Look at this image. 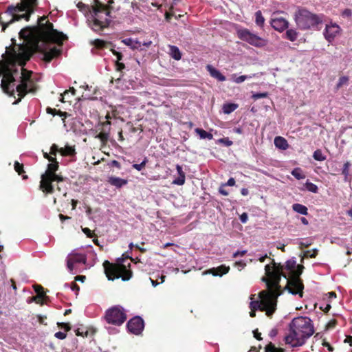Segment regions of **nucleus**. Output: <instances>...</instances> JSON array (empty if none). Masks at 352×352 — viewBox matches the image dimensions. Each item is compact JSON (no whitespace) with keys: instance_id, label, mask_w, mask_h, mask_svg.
I'll return each mask as SVG.
<instances>
[{"instance_id":"obj_22","label":"nucleus","mask_w":352,"mask_h":352,"mask_svg":"<svg viewBox=\"0 0 352 352\" xmlns=\"http://www.w3.org/2000/svg\"><path fill=\"white\" fill-rule=\"evenodd\" d=\"M108 182L116 188H121L122 186L127 184V180L117 177H110Z\"/></svg>"},{"instance_id":"obj_15","label":"nucleus","mask_w":352,"mask_h":352,"mask_svg":"<svg viewBox=\"0 0 352 352\" xmlns=\"http://www.w3.org/2000/svg\"><path fill=\"white\" fill-rule=\"evenodd\" d=\"M63 177L61 175H58L56 173L50 177V182L48 183H43L40 182V189L45 194H52L54 192V188L52 185L53 182H63Z\"/></svg>"},{"instance_id":"obj_29","label":"nucleus","mask_w":352,"mask_h":352,"mask_svg":"<svg viewBox=\"0 0 352 352\" xmlns=\"http://www.w3.org/2000/svg\"><path fill=\"white\" fill-rule=\"evenodd\" d=\"M195 132L199 135L200 138L201 139L212 140L213 138V135L212 133L206 131L203 129L197 128L195 129Z\"/></svg>"},{"instance_id":"obj_13","label":"nucleus","mask_w":352,"mask_h":352,"mask_svg":"<svg viewBox=\"0 0 352 352\" xmlns=\"http://www.w3.org/2000/svg\"><path fill=\"white\" fill-rule=\"evenodd\" d=\"M126 328L131 333L139 336L144 329V320L140 316H135L128 321Z\"/></svg>"},{"instance_id":"obj_47","label":"nucleus","mask_w":352,"mask_h":352,"mask_svg":"<svg viewBox=\"0 0 352 352\" xmlns=\"http://www.w3.org/2000/svg\"><path fill=\"white\" fill-rule=\"evenodd\" d=\"M84 234L89 238H92L94 236V233L88 228H84L82 229Z\"/></svg>"},{"instance_id":"obj_3","label":"nucleus","mask_w":352,"mask_h":352,"mask_svg":"<svg viewBox=\"0 0 352 352\" xmlns=\"http://www.w3.org/2000/svg\"><path fill=\"white\" fill-rule=\"evenodd\" d=\"M266 276L262 278L265 283L267 289L258 293V299L253 300L255 295H251L252 301L250 303V316H256V311H265L266 315L272 318L276 310L278 298L282 294L280 285V270L270 271L269 265L265 266Z\"/></svg>"},{"instance_id":"obj_40","label":"nucleus","mask_w":352,"mask_h":352,"mask_svg":"<svg viewBox=\"0 0 352 352\" xmlns=\"http://www.w3.org/2000/svg\"><path fill=\"white\" fill-rule=\"evenodd\" d=\"M148 162L147 157H145L144 160L140 164H133V168L136 169L138 171L142 170L146 166Z\"/></svg>"},{"instance_id":"obj_28","label":"nucleus","mask_w":352,"mask_h":352,"mask_svg":"<svg viewBox=\"0 0 352 352\" xmlns=\"http://www.w3.org/2000/svg\"><path fill=\"white\" fill-rule=\"evenodd\" d=\"M170 55L175 60H179L182 58V54L177 46L170 45Z\"/></svg>"},{"instance_id":"obj_38","label":"nucleus","mask_w":352,"mask_h":352,"mask_svg":"<svg viewBox=\"0 0 352 352\" xmlns=\"http://www.w3.org/2000/svg\"><path fill=\"white\" fill-rule=\"evenodd\" d=\"M305 186H306V188L309 191L314 192V193L318 192V188L314 183H311V182H307L306 184H305Z\"/></svg>"},{"instance_id":"obj_8","label":"nucleus","mask_w":352,"mask_h":352,"mask_svg":"<svg viewBox=\"0 0 352 352\" xmlns=\"http://www.w3.org/2000/svg\"><path fill=\"white\" fill-rule=\"evenodd\" d=\"M294 19L297 28L300 30L314 29L322 21L321 16L300 6L297 7L294 12Z\"/></svg>"},{"instance_id":"obj_17","label":"nucleus","mask_w":352,"mask_h":352,"mask_svg":"<svg viewBox=\"0 0 352 352\" xmlns=\"http://www.w3.org/2000/svg\"><path fill=\"white\" fill-rule=\"evenodd\" d=\"M58 162L50 163L47 165V168L45 172L41 175V182L43 183H48L50 182V177L56 174L58 169Z\"/></svg>"},{"instance_id":"obj_62","label":"nucleus","mask_w":352,"mask_h":352,"mask_svg":"<svg viewBox=\"0 0 352 352\" xmlns=\"http://www.w3.org/2000/svg\"><path fill=\"white\" fill-rule=\"evenodd\" d=\"M56 115L62 117L63 120H64L67 116V113L65 111H62L60 110H57Z\"/></svg>"},{"instance_id":"obj_36","label":"nucleus","mask_w":352,"mask_h":352,"mask_svg":"<svg viewBox=\"0 0 352 352\" xmlns=\"http://www.w3.org/2000/svg\"><path fill=\"white\" fill-rule=\"evenodd\" d=\"M349 78L348 76H342L339 78L338 82L336 85V89L338 90L343 85H346L348 84Z\"/></svg>"},{"instance_id":"obj_44","label":"nucleus","mask_w":352,"mask_h":352,"mask_svg":"<svg viewBox=\"0 0 352 352\" xmlns=\"http://www.w3.org/2000/svg\"><path fill=\"white\" fill-rule=\"evenodd\" d=\"M252 78L251 76H245V75H243V76H240L239 77H236L234 79V81L237 83V84H239V83H241L243 82V81H245L246 79L248 78Z\"/></svg>"},{"instance_id":"obj_26","label":"nucleus","mask_w":352,"mask_h":352,"mask_svg":"<svg viewBox=\"0 0 352 352\" xmlns=\"http://www.w3.org/2000/svg\"><path fill=\"white\" fill-rule=\"evenodd\" d=\"M60 153L63 156H74L76 154L75 148L72 146H66L60 148Z\"/></svg>"},{"instance_id":"obj_2","label":"nucleus","mask_w":352,"mask_h":352,"mask_svg":"<svg viewBox=\"0 0 352 352\" xmlns=\"http://www.w3.org/2000/svg\"><path fill=\"white\" fill-rule=\"evenodd\" d=\"M46 16H43L38 19V25L32 27L23 28L19 32V37L25 41L34 40V48L38 52L43 54V60L45 63H50L54 58L58 57L62 50L56 47H53L49 50L45 45L50 43L63 45V42L67 39V36L63 32L54 29L53 24L49 21H45Z\"/></svg>"},{"instance_id":"obj_6","label":"nucleus","mask_w":352,"mask_h":352,"mask_svg":"<svg viewBox=\"0 0 352 352\" xmlns=\"http://www.w3.org/2000/svg\"><path fill=\"white\" fill-rule=\"evenodd\" d=\"M128 259L133 261L131 257L118 258L116 263H112L108 261H105L103 263V266L107 278L110 280L120 278H121L123 281L130 280L133 276V272L130 269L131 263L128 262Z\"/></svg>"},{"instance_id":"obj_64","label":"nucleus","mask_w":352,"mask_h":352,"mask_svg":"<svg viewBox=\"0 0 352 352\" xmlns=\"http://www.w3.org/2000/svg\"><path fill=\"white\" fill-rule=\"evenodd\" d=\"M57 110L56 109H52L51 107H47L46 109V112L49 114H52L54 116L56 115Z\"/></svg>"},{"instance_id":"obj_18","label":"nucleus","mask_w":352,"mask_h":352,"mask_svg":"<svg viewBox=\"0 0 352 352\" xmlns=\"http://www.w3.org/2000/svg\"><path fill=\"white\" fill-rule=\"evenodd\" d=\"M271 25L274 30L282 32L288 28L289 22L287 20L283 17L275 18L272 19Z\"/></svg>"},{"instance_id":"obj_9","label":"nucleus","mask_w":352,"mask_h":352,"mask_svg":"<svg viewBox=\"0 0 352 352\" xmlns=\"http://www.w3.org/2000/svg\"><path fill=\"white\" fill-rule=\"evenodd\" d=\"M126 318V312L120 305H115L110 307L106 311L104 315L106 322L115 326L122 325Z\"/></svg>"},{"instance_id":"obj_14","label":"nucleus","mask_w":352,"mask_h":352,"mask_svg":"<svg viewBox=\"0 0 352 352\" xmlns=\"http://www.w3.org/2000/svg\"><path fill=\"white\" fill-rule=\"evenodd\" d=\"M87 261V256L85 254L80 253H71L67 258V266L70 272H72L74 269V265L76 263L85 264Z\"/></svg>"},{"instance_id":"obj_10","label":"nucleus","mask_w":352,"mask_h":352,"mask_svg":"<svg viewBox=\"0 0 352 352\" xmlns=\"http://www.w3.org/2000/svg\"><path fill=\"white\" fill-rule=\"evenodd\" d=\"M301 272L296 275H291L290 278L287 279L286 286L280 290L282 294L285 290H287L290 294L293 295H299L300 298L303 296L304 284L302 280L300 278Z\"/></svg>"},{"instance_id":"obj_20","label":"nucleus","mask_w":352,"mask_h":352,"mask_svg":"<svg viewBox=\"0 0 352 352\" xmlns=\"http://www.w3.org/2000/svg\"><path fill=\"white\" fill-rule=\"evenodd\" d=\"M230 270V267L226 266L224 265H221L217 267H213L210 269L208 272L209 274H212L213 276H223L226 274Z\"/></svg>"},{"instance_id":"obj_46","label":"nucleus","mask_w":352,"mask_h":352,"mask_svg":"<svg viewBox=\"0 0 352 352\" xmlns=\"http://www.w3.org/2000/svg\"><path fill=\"white\" fill-rule=\"evenodd\" d=\"M34 288L35 292L36 293L37 295H38V294H43V296H45V294L44 292V289L41 285H35L34 287Z\"/></svg>"},{"instance_id":"obj_60","label":"nucleus","mask_w":352,"mask_h":352,"mask_svg":"<svg viewBox=\"0 0 352 352\" xmlns=\"http://www.w3.org/2000/svg\"><path fill=\"white\" fill-rule=\"evenodd\" d=\"M322 345L327 348L328 351L330 352L333 351L334 349L333 347L327 342L325 340H323Z\"/></svg>"},{"instance_id":"obj_58","label":"nucleus","mask_w":352,"mask_h":352,"mask_svg":"<svg viewBox=\"0 0 352 352\" xmlns=\"http://www.w3.org/2000/svg\"><path fill=\"white\" fill-rule=\"evenodd\" d=\"M114 3V0H109L107 5H104L107 10H109V13L113 9L112 4Z\"/></svg>"},{"instance_id":"obj_57","label":"nucleus","mask_w":352,"mask_h":352,"mask_svg":"<svg viewBox=\"0 0 352 352\" xmlns=\"http://www.w3.org/2000/svg\"><path fill=\"white\" fill-rule=\"evenodd\" d=\"M246 252H247L246 250L236 251V252H234L233 254V257L236 258L238 256H243L246 254Z\"/></svg>"},{"instance_id":"obj_49","label":"nucleus","mask_w":352,"mask_h":352,"mask_svg":"<svg viewBox=\"0 0 352 352\" xmlns=\"http://www.w3.org/2000/svg\"><path fill=\"white\" fill-rule=\"evenodd\" d=\"M350 166H351V164L349 162H346V163H344V164L343 166V169H342L343 175L346 176L349 174V168Z\"/></svg>"},{"instance_id":"obj_52","label":"nucleus","mask_w":352,"mask_h":352,"mask_svg":"<svg viewBox=\"0 0 352 352\" xmlns=\"http://www.w3.org/2000/svg\"><path fill=\"white\" fill-rule=\"evenodd\" d=\"M54 336L58 339L63 340L66 338L67 334L62 331H58L54 334Z\"/></svg>"},{"instance_id":"obj_23","label":"nucleus","mask_w":352,"mask_h":352,"mask_svg":"<svg viewBox=\"0 0 352 352\" xmlns=\"http://www.w3.org/2000/svg\"><path fill=\"white\" fill-rule=\"evenodd\" d=\"M91 45H93L98 50H102L104 48L108 47L109 45L113 46V43L111 42H107L101 39H95L91 42Z\"/></svg>"},{"instance_id":"obj_55","label":"nucleus","mask_w":352,"mask_h":352,"mask_svg":"<svg viewBox=\"0 0 352 352\" xmlns=\"http://www.w3.org/2000/svg\"><path fill=\"white\" fill-rule=\"evenodd\" d=\"M239 219L243 223H245L248 219V215L246 212H243L240 215Z\"/></svg>"},{"instance_id":"obj_30","label":"nucleus","mask_w":352,"mask_h":352,"mask_svg":"<svg viewBox=\"0 0 352 352\" xmlns=\"http://www.w3.org/2000/svg\"><path fill=\"white\" fill-rule=\"evenodd\" d=\"M14 170L19 175H21L23 179H28V175H23L25 173L24 169H23V164L19 163V162L16 161L14 164Z\"/></svg>"},{"instance_id":"obj_37","label":"nucleus","mask_w":352,"mask_h":352,"mask_svg":"<svg viewBox=\"0 0 352 352\" xmlns=\"http://www.w3.org/2000/svg\"><path fill=\"white\" fill-rule=\"evenodd\" d=\"M101 131L102 132H107V133H110L111 130V122L109 120H107L105 122H101Z\"/></svg>"},{"instance_id":"obj_59","label":"nucleus","mask_w":352,"mask_h":352,"mask_svg":"<svg viewBox=\"0 0 352 352\" xmlns=\"http://www.w3.org/2000/svg\"><path fill=\"white\" fill-rule=\"evenodd\" d=\"M71 289L73 291L76 292V294L78 295V292L80 290L79 286L76 283H72L71 285Z\"/></svg>"},{"instance_id":"obj_1","label":"nucleus","mask_w":352,"mask_h":352,"mask_svg":"<svg viewBox=\"0 0 352 352\" xmlns=\"http://www.w3.org/2000/svg\"><path fill=\"white\" fill-rule=\"evenodd\" d=\"M30 54L28 52L17 53L14 48L8 52L4 60H0V71L3 75L1 87L3 91L10 96L14 94V76L18 74V69H13L16 64L21 66L19 84L16 87L19 98L13 103H19L28 93H34L36 85L32 78V72L24 68L26 63L30 60Z\"/></svg>"},{"instance_id":"obj_11","label":"nucleus","mask_w":352,"mask_h":352,"mask_svg":"<svg viewBox=\"0 0 352 352\" xmlns=\"http://www.w3.org/2000/svg\"><path fill=\"white\" fill-rule=\"evenodd\" d=\"M271 264L272 265V266L269 265L270 267V271L280 270V280H281V276H283L285 278L287 279V276L283 272L284 270L289 271L292 275H296L298 274L300 272H302V268H303L302 266H298V269L297 270H295L296 263V261L294 260H289L285 263V265H283L280 263H276L275 261L272 259Z\"/></svg>"},{"instance_id":"obj_53","label":"nucleus","mask_w":352,"mask_h":352,"mask_svg":"<svg viewBox=\"0 0 352 352\" xmlns=\"http://www.w3.org/2000/svg\"><path fill=\"white\" fill-rule=\"evenodd\" d=\"M337 324V320L336 319H333V320H331L327 325V328L328 329H332V328H334Z\"/></svg>"},{"instance_id":"obj_31","label":"nucleus","mask_w":352,"mask_h":352,"mask_svg":"<svg viewBox=\"0 0 352 352\" xmlns=\"http://www.w3.org/2000/svg\"><path fill=\"white\" fill-rule=\"evenodd\" d=\"M255 23L259 27H263L265 23V19L261 10H258L255 13Z\"/></svg>"},{"instance_id":"obj_61","label":"nucleus","mask_w":352,"mask_h":352,"mask_svg":"<svg viewBox=\"0 0 352 352\" xmlns=\"http://www.w3.org/2000/svg\"><path fill=\"white\" fill-rule=\"evenodd\" d=\"M342 15L343 16H346V17H351V15H352V11L350 9H345L342 13Z\"/></svg>"},{"instance_id":"obj_41","label":"nucleus","mask_w":352,"mask_h":352,"mask_svg":"<svg viewBox=\"0 0 352 352\" xmlns=\"http://www.w3.org/2000/svg\"><path fill=\"white\" fill-rule=\"evenodd\" d=\"M186 176L185 175H179V177L173 180V184L182 186L185 183Z\"/></svg>"},{"instance_id":"obj_35","label":"nucleus","mask_w":352,"mask_h":352,"mask_svg":"<svg viewBox=\"0 0 352 352\" xmlns=\"http://www.w3.org/2000/svg\"><path fill=\"white\" fill-rule=\"evenodd\" d=\"M313 157L317 161H324L326 160V157L323 155L320 149H317L314 152Z\"/></svg>"},{"instance_id":"obj_19","label":"nucleus","mask_w":352,"mask_h":352,"mask_svg":"<svg viewBox=\"0 0 352 352\" xmlns=\"http://www.w3.org/2000/svg\"><path fill=\"white\" fill-rule=\"evenodd\" d=\"M207 71L210 73V76L219 81L223 82L226 80V78L218 69H215L210 65L206 66Z\"/></svg>"},{"instance_id":"obj_12","label":"nucleus","mask_w":352,"mask_h":352,"mask_svg":"<svg viewBox=\"0 0 352 352\" xmlns=\"http://www.w3.org/2000/svg\"><path fill=\"white\" fill-rule=\"evenodd\" d=\"M237 36L241 40L253 46L261 47L265 45V41L262 38L252 33L246 28L239 30L237 31Z\"/></svg>"},{"instance_id":"obj_54","label":"nucleus","mask_w":352,"mask_h":352,"mask_svg":"<svg viewBox=\"0 0 352 352\" xmlns=\"http://www.w3.org/2000/svg\"><path fill=\"white\" fill-rule=\"evenodd\" d=\"M116 70L121 72L122 69L125 68V65L122 63L116 61Z\"/></svg>"},{"instance_id":"obj_5","label":"nucleus","mask_w":352,"mask_h":352,"mask_svg":"<svg viewBox=\"0 0 352 352\" xmlns=\"http://www.w3.org/2000/svg\"><path fill=\"white\" fill-rule=\"evenodd\" d=\"M37 4V0H21V2L15 6H9L6 10V13L11 16L12 18L8 23H3V31H5L8 25L13 22L21 19L28 21Z\"/></svg>"},{"instance_id":"obj_4","label":"nucleus","mask_w":352,"mask_h":352,"mask_svg":"<svg viewBox=\"0 0 352 352\" xmlns=\"http://www.w3.org/2000/svg\"><path fill=\"white\" fill-rule=\"evenodd\" d=\"M289 333L285 336L286 344L292 348L304 345L315 332L312 320L307 316L294 318L289 324Z\"/></svg>"},{"instance_id":"obj_16","label":"nucleus","mask_w":352,"mask_h":352,"mask_svg":"<svg viewBox=\"0 0 352 352\" xmlns=\"http://www.w3.org/2000/svg\"><path fill=\"white\" fill-rule=\"evenodd\" d=\"M340 27L336 24H331L327 25L324 32V36L327 41L331 42L334 40L335 37L339 33Z\"/></svg>"},{"instance_id":"obj_50","label":"nucleus","mask_w":352,"mask_h":352,"mask_svg":"<svg viewBox=\"0 0 352 352\" xmlns=\"http://www.w3.org/2000/svg\"><path fill=\"white\" fill-rule=\"evenodd\" d=\"M58 327H60L62 329H64L65 331H69L71 329V326L69 323H58Z\"/></svg>"},{"instance_id":"obj_25","label":"nucleus","mask_w":352,"mask_h":352,"mask_svg":"<svg viewBox=\"0 0 352 352\" xmlns=\"http://www.w3.org/2000/svg\"><path fill=\"white\" fill-rule=\"evenodd\" d=\"M292 209L295 212L303 214V215H307L308 214V209L307 208L300 204H294L292 205Z\"/></svg>"},{"instance_id":"obj_42","label":"nucleus","mask_w":352,"mask_h":352,"mask_svg":"<svg viewBox=\"0 0 352 352\" xmlns=\"http://www.w3.org/2000/svg\"><path fill=\"white\" fill-rule=\"evenodd\" d=\"M268 96V94L267 92H264V93H256V94H253L252 98L254 100H258L260 98H267Z\"/></svg>"},{"instance_id":"obj_63","label":"nucleus","mask_w":352,"mask_h":352,"mask_svg":"<svg viewBox=\"0 0 352 352\" xmlns=\"http://www.w3.org/2000/svg\"><path fill=\"white\" fill-rule=\"evenodd\" d=\"M278 334V330L276 328H273L269 333V336L271 338L276 337Z\"/></svg>"},{"instance_id":"obj_48","label":"nucleus","mask_w":352,"mask_h":352,"mask_svg":"<svg viewBox=\"0 0 352 352\" xmlns=\"http://www.w3.org/2000/svg\"><path fill=\"white\" fill-rule=\"evenodd\" d=\"M57 152L60 153V148L58 147V146L55 144H52V146L50 148V154L53 155H56Z\"/></svg>"},{"instance_id":"obj_45","label":"nucleus","mask_w":352,"mask_h":352,"mask_svg":"<svg viewBox=\"0 0 352 352\" xmlns=\"http://www.w3.org/2000/svg\"><path fill=\"white\" fill-rule=\"evenodd\" d=\"M173 9V6H170V11L169 12H166L165 13V19L166 20L169 22L171 19V18L174 16V12H172Z\"/></svg>"},{"instance_id":"obj_39","label":"nucleus","mask_w":352,"mask_h":352,"mask_svg":"<svg viewBox=\"0 0 352 352\" xmlns=\"http://www.w3.org/2000/svg\"><path fill=\"white\" fill-rule=\"evenodd\" d=\"M45 297H46V296H43V294H38V295L36 294V296H34L32 297V298L29 301V302L34 301L37 304L43 305V300Z\"/></svg>"},{"instance_id":"obj_24","label":"nucleus","mask_w":352,"mask_h":352,"mask_svg":"<svg viewBox=\"0 0 352 352\" xmlns=\"http://www.w3.org/2000/svg\"><path fill=\"white\" fill-rule=\"evenodd\" d=\"M299 35V32L294 29H288L287 30L285 34V38L288 39L289 41L294 42L296 41L298 36Z\"/></svg>"},{"instance_id":"obj_27","label":"nucleus","mask_w":352,"mask_h":352,"mask_svg":"<svg viewBox=\"0 0 352 352\" xmlns=\"http://www.w3.org/2000/svg\"><path fill=\"white\" fill-rule=\"evenodd\" d=\"M239 105L235 103H226L223 105V111L225 114H230L238 108Z\"/></svg>"},{"instance_id":"obj_32","label":"nucleus","mask_w":352,"mask_h":352,"mask_svg":"<svg viewBox=\"0 0 352 352\" xmlns=\"http://www.w3.org/2000/svg\"><path fill=\"white\" fill-rule=\"evenodd\" d=\"M265 352H285V349L277 348L272 342H270L265 347Z\"/></svg>"},{"instance_id":"obj_33","label":"nucleus","mask_w":352,"mask_h":352,"mask_svg":"<svg viewBox=\"0 0 352 352\" xmlns=\"http://www.w3.org/2000/svg\"><path fill=\"white\" fill-rule=\"evenodd\" d=\"M292 175L297 179H304L305 175L303 174L301 168H296L292 171Z\"/></svg>"},{"instance_id":"obj_51","label":"nucleus","mask_w":352,"mask_h":352,"mask_svg":"<svg viewBox=\"0 0 352 352\" xmlns=\"http://www.w3.org/2000/svg\"><path fill=\"white\" fill-rule=\"evenodd\" d=\"M111 52L113 53V55L116 56V57H117L116 61L120 62L122 60V54L121 52H117L114 49H111Z\"/></svg>"},{"instance_id":"obj_21","label":"nucleus","mask_w":352,"mask_h":352,"mask_svg":"<svg viewBox=\"0 0 352 352\" xmlns=\"http://www.w3.org/2000/svg\"><path fill=\"white\" fill-rule=\"evenodd\" d=\"M274 144L276 147L282 150H286L289 148L287 140L281 136H277L274 138Z\"/></svg>"},{"instance_id":"obj_34","label":"nucleus","mask_w":352,"mask_h":352,"mask_svg":"<svg viewBox=\"0 0 352 352\" xmlns=\"http://www.w3.org/2000/svg\"><path fill=\"white\" fill-rule=\"evenodd\" d=\"M96 138L99 139L102 144H106L109 138V133L107 132L100 131L96 136Z\"/></svg>"},{"instance_id":"obj_56","label":"nucleus","mask_w":352,"mask_h":352,"mask_svg":"<svg viewBox=\"0 0 352 352\" xmlns=\"http://www.w3.org/2000/svg\"><path fill=\"white\" fill-rule=\"evenodd\" d=\"M223 186H233L235 185V179L233 177H230L227 183L222 184Z\"/></svg>"},{"instance_id":"obj_43","label":"nucleus","mask_w":352,"mask_h":352,"mask_svg":"<svg viewBox=\"0 0 352 352\" xmlns=\"http://www.w3.org/2000/svg\"><path fill=\"white\" fill-rule=\"evenodd\" d=\"M318 254V250L314 249L312 250H307L305 252V256L310 258H315Z\"/></svg>"},{"instance_id":"obj_7","label":"nucleus","mask_w":352,"mask_h":352,"mask_svg":"<svg viewBox=\"0 0 352 352\" xmlns=\"http://www.w3.org/2000/svg\"><path fill=\"white\" fill-rule=\"evenodd\" d=\"M94 6H92L91 20L89 21V27L96 32L108 28L111 23L109 10H107L104 4L99 0H94Z\"/></svg>"}]
</instances>
